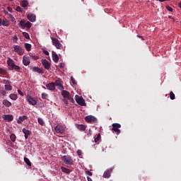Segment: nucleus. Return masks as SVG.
<instances>
[{"mask_svg": "<svg viewBox=\"0 0 181 181\" xmlns=\"http://www.w3.org/2000/svg\"><path fill=\"white\" fill-rule=\"evenodd\" d=\"M7 64L8 66V70H16V71H19L21 70V66L15 64V61L11 58L8 59Z\"/></svg>", "mask_w": 181, "mask_h": 181, "instance_id": "nucleus-1", "label": "nucleus"}, {"mask_svg": "<svg viewBox=\"0 0 181 181\" xmlns=\"http://www.w3.org/2000/svg\"><path fill=\"white\" fill-rule=\"evenodd\" d=\"M51 40H52L53 46H54L56 49H58L59 50L63 49V45L60 43V41H59V39L52 37H51Z\"/></svg>", "mask_w": 181, "mask_h": 181, "instance_id": "nucleus-2", "label": "nucleus"}, {"mask_svg": "<svg viewBox=\"0 0 181 181\" xmlns=\"http://www.w3.org/2000/svg\"><path fill=\"white\" fill-rule=\"evenodd\" d=\"M62 160L65 165H69V166L73 165V158L70 156H64Z\"/></svg>", "mask_w": 181, "mask_h": 181, "instance_id": "nucleus-3", "label": "nucleus"}, {"mask_svg": "<svg viewBox=\"0 0 181 181\" xmlns=\"http://www.w3.org/2000/svg\"><path fill=\"white\" fill-rule=\"evenodd\" d=\"M112 131H114L117 135H119L121 134V130L119 128H121V124L119 123H113L112 124Z\"/></svg>", "mask_w": 181, "mask_h": 181, "instance_id": "nucleus-4", "label": "nucleus"}, {"mask_svg": "<svg viewBox=\"0 0 181 181\" xmlns=\"http://www.w3.org/2000/svg\"><path fill=\"white\" fill-rule=\"evenodd\" d=\"M13 49L14 52L18 53L20 56H22L25 53V49H23L20 45H14Z\"/></svg>", "mask_w": 181, "mask_h": 181, "instance_id": "nucleus-5", "label": "nucleus"}, {"mask_svg": "<svg viewBox=\"0 0 181 181\" xmlns=\"http://www.w3.org/2000/svg\"><path fill=\"white\" fill-rule=\"evenodd\" d=\"M41 63L44 66V69H45L46 70L50 69V67L52 66V63H50L49 61H47V59H41Z\"/></svg>", "mask_w": 181, "mask_h": 181, "instance_id": "nucleus-6", "label": "nucleus"}, {"mask_svg": "<svg viewBox=\"0 0 181 181\" xmlns=\"http://www.w3.org/2000/svg\"><path fill=\"white\" fill-rule=\"evenodd\" d=\"M75 100L78 105H81L82 107H84V105H86V100L83 99V97H80L78 96V95H76L75 96Z\"/></svg>", "mask_w": 181, "mask_h": 181, "instance_id": "nucleus-7", "label": "nucleus"}, {"mask_svg": "<svg viewBox=\"0 0 181 181\" xmlns=\"http://www.w3.org/2000/svg\"><path fill=\"white\" fill-rule=\"evenodd\" d=\"M85 120L86 122H89L90 124H93L94 122H97L98 119L95 118V117L92 115H88L85 117Z\"/></svg>", "mask_w": 181, "mask_h": 181, "instance_id": "nucleus-8", "label": "nucleus"}, {"mask_svg": "<svg viewBox=\"0 0 181 181\" xmlns=\"http://www.w3.org/2000/svg\"><path fill=\"white\" fill-rule=\"evenodd\" d=\"M26 100L31 105H36L37 104V100L29 95L26 97Z\"/></svg>", "mask_w": 181, "mask_h": 181, "instance_id": "nucleus-9", "label": "nucleus"}, {"mask_svg": "<svg viewBox=\"0 0 181 181\" xmlns=\"http://www.w3.org/2000/svg\"><path fill=\"white\" fill-rule=\"evenodd\" d=\"M31 70L33 73H38L39 74H43L45 73L43 69L40 68L39 66H33Z\"/></svg>", "mask_w": 181, "mask_h": 181, "instance_id": "nucleus-10", "label": "nucleus"}, {"mask_svg": "<svg viewBox=\"0 0 181 181\" xmlns=\"http://www.w3.org/2000/svg\"><path fill=\"white\" fill-rule=\"evenodd\" d=\"M54 131L57 134H64V127L62 125H57L54 128Z\"/></svg>", "mask_w": 181, "mask_h": 181, "instance_id": "nucleus-11", "label": "nucleus"}, {"mask_svg": "<svg viewBox=\"0 0 181 181\" xmlns=\"http://www.w3.org/2000/svg\"><path fill=\"white\" fill-rule=\"evenodd\" d=\"M54 84V87H58L59 90H64V86H63V84H62V81H60V79L56 80Z\"/></svg>", "mask_w": 181, "mask_h": 181, "instance_id": "nucleus-12", "label": "nucleus"}, {"mask_svg": "<svg viewBox=\"0 0 181 181\" xmlns=\"http://www.w3.org/2000/svg\"><path fill=\"white\" fill-rule=\"evenodd\" d=\"M27 18L28 19V21H30V22H36V15H35L34 13H29L27 15Z\"/></svg>", "mask_w": 181, "mask_h": 181, "instance_id": "nucleus-13", "label": "nucleus"}, {"mask_svg": "<svg viewBox=\"0 0 181 181\" xmlns=\"http://www.w3.org/2000/svg\"><path fill=\"white\" fill-rule=\"evenodd\" d=\"M62 95L64 97V98H67L68 100H70V98H71V95H70V92L64 90L63 89L62 90Z\"/></svg>", "mask_w": 181, "mask_h": 181, "instance_id": "nucleus-14", "label": "nucleus"}, {"mask_svg": "<svg viewBox=\"0 0 181 181\" xmlns=\"http://www.w3.org/2000/svg\"><path fill=\"white\" fill-rule=\"evenodd\" d=\"M3 119L5 121H7V122H11V121H13V115H4L3 116Z\"/></svg>", "mask_w": 181, "mask_h": 181, "instance_id": "nucleus-15", "label": "nucleus"}, {"mask_svg": "<svg viewBox=\"0 0 181 181\" xmlns=\"http://www.w3.org/2000/svg\"><path fill=\"white\" fill-rule=\"evenodd\" d=\"M22 131H23V134H24L25 139H28V138H29V136H30L32 134V132L26 129L25 128H23Z\"/></svg>", "mask_w": 181, "mask_h": 181, "instance_id": "nucleus-16", "label": "nucleus"}, {"mask_svg": "<svg viewBox=\"0 0 181 181\" xmlns=\"http://www.w3.org/2000/svg\"><path fill=\"white\" fill-rule=\"evenodd\" d=\"M47 90L50 91H54L56 90V87L54 86V82L49 83L46 85Z\"/></svg>", "mask_w": 181, "mask_h": 181, "instance_id": "nucleus-17", "label": "nucleus"}, {"mask_svg": "<svg viewBox=\"0 0 181 181\" xmlns=\"http://www.w3.org/2000/svg\"><path fill=\"white\" fill-rule=\"evenodd\" d=\"M23 64H24V66H29V64H30V59H29V57H23Z\"/></svg>", "mask_w": 181, "mask_h": 181, "instance_id": "nucleus-18", "label": "nucleus"}, {"mask_svg": "<svg viewBox=\"0 0 181 181\" xmlns=\"http://www.w3.org/2000/svg\"><path fill=\"white\" fill-rule=\"evenodd\" d=\"M111 172H112V168L108 169L105 171L103 174V177H105V179H109V177H111Z\"/></svg>", "mask_w": 181, "mask_h": 181, "instance_id": "nucleus-19", "label": "nucleus"}, {"mask_svg": "<svg viewBox=\"0 0 181 181\" xmlns=\"http://www.w3.org/2000/svg\"><path fill=\"white\" fill-rule=\"evenodd\" d=\"M52 60H53V62H54V63H59V55H57L56 52L52 51Z\"/></svg>", "mask_w": 181, "mask_h": 181, "instance_id": "nucleus-20", "label": "nucleus"}, {"mask_svg": "<svg viewBox=\"0 0 181 181\" xmlns=\"http://www.w3.org/2000/svg\"><path fill=\"white\" fill-rule=\"evenodd\" d=\"M25 119H28V116H20L18 117V119L17 120V124H22V122H23V121H25Z\"/></svg>", "mask_w": 181, "mask_h": 181, "instance_id": "nucleus-21", "label": "nucleus"}, {"mask_svg": "<svg viewBox=\"0 0 181 181\" xmlns=\"http://www.w3.org/2000/svg\"><path fill=\"white\" fill-rule=\"evenodd\" d=\"M3 105H4L5 107H7V108H9V107H11L12 105V103L11 102H9V100L4 99L3 100Z\"/></svg>", "mask_w": 181, "mask_h": 181, "instance_id": "nucleus-22", "label": "nucleus"}, {"mask_svg": "<svg viewBox=\"0 0 181 181\" xmlns=\"http://www.w3.org/2000/svg\"><path fill=\"white\" fill-rule=\"evenodd\" d=\"M9 98H11V100H13V101H16V100H18V95L15 93H11L9 95Z\"/></svg>", "mask_w": 181, "mask_h": 181, "instance_id": "nucleus-23", "label": "nucleus"}, {"mask_svg": "<svg viewBox=\"0 0 181 181\" xmlns=\"http://www.w3.org/2000/svg\"><path fill=\"white\" fill-rule=\"evenodd\" d=\"M61 170L62 172H63L64 173H67V175H69L71 170H70L68 168H66L65 167H62L61 168Z\"/></svg>", "mask_w": 181, "mask_h": 181, "instance_id": "nucleus-24", "label": "nucleus"}, {"mask_svg": "<svg viewBox=\"0 0 181 181\" xmlns=\"http://www.w3.org/2000/svg\"><path fill=\"white\" fill-rule=\"evenodd\" d=\"M4 88L6 91H12V86H11V83H8V85H4Z\"/></svg>", "mask_w": 181, "mask_h": 181, "instance_id": "nucleus-25", "label": "nucleus"}, {"mask_svg": "<svg viewBox=\"0 0 181 181\" xmlns=\"http://www.w3.org/2000/svg\"><path fill=\"white\" fill-rule=\"evenodd\" d=\"M25 49L27 50V52H30V50L32 49V45H30L29 43H25Z\"/></svg>", "mask_w": 181, "mask_h": 181, "instance_id": "nucleus-26", "label": "nucleus"}, {"mask_svg": "<svg viewBox=\"0 0 181 181\" xmlns=\"http://www.w3.org/2000/svg\"><path fill=\"white\" fill-rule=\"evenodd\" d=\"M21 5L23 8H26L28 5H29V3L28 2V1H23L21 2Z\"/></svg>", "mask_w": 181, "mask_h": 181, "instance_id": "nucleus-27", "label": "nucleus"}, {"mask_svg": "<svg viewBox=\"0 0 181 181\" xmlns=\"http://www.w3.org/2000/svg\"><path fill=\"white\" fill-rule=\"evenodd\" d=\"M24 162H25V163H26V165H28V166H32V163H30V160H29V158L25 157Z\"/></svg>", "mask_w": 181, "mask_h": 181, "instance_id": "nucleus-28", "label": "nucleus"}, {"mask_svg": "<svg viewBox=\"0 0 181 181\" xmlns=\"http://www.w3.org/2000/svg\"><path fill=\"white\" fill-rule=\"evenodd\" d=\"M1 25L9 26V22L8 21V20H4L3 21H1Z\"/></svg>", "mask_w": 181, "mask_h": 181, "instance_id": "nucleus-29", "label": "nucleus"}, {"mask_svg": "<svg viewBox=\"0 0 181 181\" xmlns=\"http://www.w3.org/2000/svg\"><path fill=\"white\" fill-rule=\"evenodd\" d=\"M77 127L80 131H86V127L83 124H79Z\"/></svg>", "mask_w": 181, "mask_h": 181, "instance_id": "nucleus-30", "label": "nucleus"}, {"mask_svg": "<svg viewBox=\"0 0 181 181\" xmlns=\"http://www.w3.org/2000/svg\"><path fill=\"white\" fill-rule=\"evenodd\" d=\"M10 139L12 142H15V141H16V135L14 134H11Z\"/></svg>", "mask_w": 181, "mask_h": 181, "instance_id": "nucleus-31", "label": "nucleus"}, {"mask_svg": "<svg viewBox=\"0 0 181 181\" xmlns=\"http://www.w3.org/2000/svg\"><path fill=\"white\" fill-rule=\"evenodd\" d=\"M25 28H28V29H30V28H32V23L27 21L25 24Z\"/></svg>", "mask_w": 181, "mask_h": 181, "instance_id": "nucleus-32", "label": "nucleus"}, {"mask_svg": "<svg viewBox=\"0 0 181 181\" xmlns=\"http://www.w3.org/2000/svg\"><path fill=\"white\" fill-rule=\"evenodd\" d=\"M30 57H32L33 60H38L39 56L33 55V54H29Z\"/></svg>", "mask_w": 181, "mask_h": 181, "instance_id": "nucleus-33", "label": "nucleus"}, {"mask_svg": "<svg viewBox=\"0 0 181 181\" xmlns=\"http://www.w3.org/2000/svg\"><path fill=\"white\" fill-rule=\"evenodd\" d=\"M37 121H38V124H40V125H41L42 127L45 125V121H43V119L40 117L37 119Z\"/></svg>", "mask_w": 181, "mask_h": 181, "instance_id": "nucleus-34", "label": "nucleus"}, {"mask_svg": "<svg viewBox=\"0 0 181 181\" xmlns=\"http://www.w3.org/2000/svg\"><path fill=\"white\" fill-rule=\"evenodd\" d=\"M100 139H101V134H98L97 136L95 137V144H97V142H98V141H100Z\"/></svg>", "mask_w": 181, "mask_h": 181, "instance_id": "nucleus-35", "label": "nucleus"}, {"mask_svg": "<svg viewBox=\"0 0 181 181\" xmlns=\"http://www.w3.org/2000/svg\"><path fill=\"white\" fill-rule=\"evenodd\" d=\"M26 23H25V21H21L19 23V25L21 26V28H22V29H25V25Z\"/></svg>", "mask_w": 181, "mask_h": 181, "instance_id": "nucleus-36", "label": "nucleus"}, {"mask_svg": "<svg viewBox=\"0 0 181 181\" xmlns=\"http://www.w3.org/2000/svg\"><path fill=\"white\" fill-rule=\"evenodd\" d=\"M2 83H3V84H5V86H8V84H11L12 82H11V81H9V80L4 79L2 81Z\"/></svg>", "mask_w": 181, "mask_h": 181, "instance_id": "nucleus-37", "label": "nucleus"}, {"mask_svg": "<svg viewBox=\"0 0 181 181\" xmlns=\"http://www.w3.org/2000/svg\"><path fill=\"white\" fill-rule=\"evenodd\" d=\"M0 94H1L3 97H6V94H8V92H6V90H0Z\"/></svg>", "mask_w": 181, "mask_h": 181, "instance_id": "nucleus-38", "label": "nucleus"}, {"mask_svg": "<svg viewBox=\"0 0 181 181\" xmlns=\"http://www.w3.org/2000/svg\"><path fill=\"white\" fill-rule=\"evenodd\" d=\"M23 36H24V37H25V39H30L29 33H28L26 32L23 33Z\"/></svg>", "mask_w": 181, "mask_h": 181, "instance_id": "nucleus-39", "label": "nucleus"}, {"mask_svg": "<svg viewBox=\"0 0 181 181\" xmlns=\"http://www.w3.org/2000/svg\"><path fill=\"white\" fill-rule=\"evenodd\" d=\"M170 100H175V93H173V91H171L170 93Z\"/></svg>", "mask_w": 181, "mask_h": 181, "instance_id": "nucleus-40", "label": "nucleus"}, {"mask_svg": "<svg viewBox=\"0 0 181 181\" xmlns=\"http://www.w3.org/2000/svg\"><path fill=\"white\" fill-rule=\"evenodd\" d=\"M48 95H47V93H42V100H46V98H47Z\"/></svg>", "mask_w": 181, "mask_h": 181, "instance_id": "nucleus-41", "label": "nucleus"}, {"mask_svg": "<svg viewBox=\"0 0 181 181\" xmlns=\"http://www.w3.org/2000/svg\"><path fill=\"white\" fill-rule=\"evenodd\" d=\"M71 81L72 82V83H73L74 86H76L77 81H76V79H74V78L73 76H71Z\"/></svg>", "mask_w": 181, "mask_h": 181, "instance_id": "nucleus-42", "label": "nucleus"}, {"mask_svg": "<svg viewBox=\"0 0 181 181\" xmlns=\"http://www.w3.org/2000/svg\"><path fill=\"white\" fill-rule=\"evenodd\" d=\"M0 74H6V70L4 69L3 68H0Z\"/></svg>", "mask_w": 181, "mask_h": 181, "instance_id": "nucleus-43", "label": "nucleus"}, {"mask_svg": "<svg viewBox=\"0 0 181 181\" xmlns=\"http://www.w3.org/2000/svg\"><path fill=\"white\" fill-rule=\"evenodd\" d=\"M165 8L167 11H169V12H173V8H172V7H170V6H166Z\"/></svg>", "mask_w": 181, "mask_h": 181, "instance_id": "nucleus-44", "label": "nucleus"}, {"mask_svg": "<svg viewBox=\"0 0 181 181\" xmlns=\"http://www.w3.org/2000/svg\"><path fill=\"white\" fill-rule=\"evenodd\" d=\"M13 40L14 43H18V36L14 35V37H13Z\"/></svg>", "mask_w": 181, "mask_h": 181, "instance_id": "nucleus-45", "label": "nucleus"}, {"mask_svg": "<svg viewBox=\"0 0 181 181\" xmlns=\"http://www.w3.org/2000/svg\"><path fill=\"white\" fill-rule=\"evenodd\" d=\"M77 154L78 156H83V151L81 150H78Z\"/></svg>", "mask_w": 181, "mask_h": 181, "instance_id": "nucleus-46", "label": "nucleus"}, {"mask_svg": "<svg viewBox=\"0 0 181 181\" xmlns=\"http://www.w3.org/2000/svg\"><path fill=\"white\" fill-rule=\"evenodd\" d=\"M16 11H17V12H22L23 9L21 6H17Z\"/></svg>", "mask_w": 181, "mask_h": 181, "instance_id": "nucleus-47", "label": "nucleus"}, {"mask_svg": "<svg viewBox=\"0 0 181 181\" xmlns=\"http://www.w3.org/2000/svg\"><path fill=\"white\" fill-rule=\"evenodd\" d=\"M86 173L88 176H93V173H91V171L87 170L86 171Z\"/></svg>", "mask_w": 181, "mask_h": 181, "instance_id": "nucleus-48", "label": "nucleus"}, {"mask_svg": "<svg viewBox=\"0 0 181 181\" xmlns=\"http://www.w3.org/2000/svg\"><path fill=\"white\" fill-rule=\"evenodd\" d=\"M17 91H18V94H20V95L23 97L24 94H23V92H22V90H21L20 89H18Z\"/></svg>", "mask_w": 181, "mask_h": 181, "instance_id": "nucleus-49", "label": "nucleus"}, {"mask_svg": "<svg viewBox=\"0 0 181 181\" xmlns=\"http://www.w3.org/2000/svg\"><path fill=\"white\" fill-rule=\"evenodd\" d=\"M43 53L45 54V56H49V52L47 50H44Z\"/></svg>", "mask_w": 181, "mask_h": 181, "instance_id": "nucleus-50", "label": "nucleus"}, {"mask_svg": "<svg viewBox=\"0 0 181 181\" xmlns=\"http://www.w3.org/2000/svg\"><path fill=\"white\" fill-rule=\"evenodd\" d=\"M59 67H61V69H63L64 67V63H60Z\"/></svg>", "mask_w": 181, "mask_h": 181, "instance_id": "nucleus-51", "label": "nucleus"}, {"mask_svg": "<svg viewBox=\"0 0 181 181\" xmlns=\"http://www.w3.org/2000/svg\"><path fill=\"white\" fill-rule=\"evenodd\" d=\"M11 21H12V22H16V21H15V17H13V16H11Z\"/></svg>", "mask_w": 181, "mask_h": 181, "instance_id": "nucleus-52", "label": "nucleus"}, {"mask_svg": "<svg viewBox=\"0 0 181 181\" xmlns=\"http://www.w3.org/2000/svg\"><path fill=\"white\" fill-rule=\"evenodd\" d=\"M69 100H70L71 103H74V99H73V98H71H71Z\"/></svg>", "mask_w": 181, "mask_h": 181, "instance_id": "nucleus-53", "label": "nucleus"}, {"mask_svg": "<svg viewBox=\"0 0 181 181\" xmlns=\"http://www.w3.org/2000/svg\"><path fill=\"white\" fill-rule=\"evenodd\" d=\"M8 12H12V8L8 7Z\"/></svg>", "mask_w": 181, "mask_h": 181, "instance_id": "nucleus-54", "label": "nucleus"}, {"mask_svg": "<svg viewBox=\"0 0 181 181\" xmlns=\"http://www.w3.org/2000/svg\"><path fill=\"white\" fill-rule=\"evenodd\" d=\"M156 1H159L160 2H165V1H169V0H156Z\"/></svg>", "mask_w": 181, "mask_h": 181, "instance_id": "nucleus-55", "label": "nucleus"}, {"mask_svg": "<svg viewBox=\"0 0 181 181\" xmlns=\"http://www.w3.org/2000/svg\"><path fill=\"white\" fill-rule=\"evenodd\" d=\"M87 179H88V181H93V180L90 177H88Z\"/></svg>", "mask_w": 181, "mask_h": 181, "instance_id": "nucleus-56", "label": "nucleus"}, {"mask_svg": "<svg viewBox=\"0 0 181 181\" xmlns=\"http://www.w3.org/2000/svg\"><path fill=\"white\" fill-rule=\"evenodd\" d=\"M0 26H2V19L0 18Z\"/></svg>", "mask_w": 181, "mask_h": 181, "instance_id": "nucleus-57", "label": "nucleus"}, {"mask_svg": "<svg viewBox=\"0 0 181 181\" xmlns=\"http://www.w3.org/2000/svg\"><path fill=\"white\" fill-rule=\"evenodd\" d=\"M137 37H141L144 40V37L137 35Z\"/></svg>", "mask_w": 181, "mask_h": 181, "instance_id": "nucleus-58", "label": "nucleus"}, {"mask_svg": "<svg viewBox=\"0 0 181 181\" xmlns=\"http://www.w3.org/2000/svg\"><path fill=\"white\" fill-rule=\"evenodd\" d=\"M170 19H174L173 17H172V16H169Z\"/></svg>", "mask_w": 181, "mask_h": 181, "instance_id": "nucleus-59", "label": "nucleus"}, {"mask_svg": "<svg viewBox=\"0 0 181 181\" xmlns=\"http://www.w3.org/2000/svg\"><path fill=\"white\" fill-rule=\"evenodd\" d=\"M179 6L181 8V2L179 4Z\"/></svg>", "mask_w": 181, "mask_h": 181, "instance_id": "nucleus-60", "label": "nucleus"}, {"mask_svg": "<svg viewBox=\"0 0 181 181\" xmlns=\"http://www.w3.org/2000/svg\"><path fill=\"white\" fill-rule=\"evenodd\" d=\"M11 2H12V1H13V0H10Z\"/></svg>", "mask_w": 181, "mask_h": 181, "instance_id": "nucleus-61", "label": "nucleus"}, {"mask_svg": "<svg viewBox=\"0 0 181 181\" xmlns=\"http://www.w3.org/2000/svg\"><path fill=\"white\" fill-rule=\"evenodd\" d=\"M43 88H46L44 86Z\"/></svg>", "mask_w": 181, "mask_h": 181, "instance_id": "nucleus-62", "label": "nucleus"}, {"mask_svg": "<svg viewBox=\"0 0 181 181\" xmlns=\"http://www.w3.org/2000/svg\"><path fill=\"white\" fill-rule=\"evenodd\" d=\"M65 101H66V103H67V100H65Z\"/></svg>", "mask_w": 181, "mask_h": 181, "instance_id": "nucleus-63", "label": "nucleus"}, {"mask_svg": "<svg viewBox=\"0 0 181 181\" xmlns=\"http://www.w3.org/2000/svg\"><path fill=\"white\" fill-rule=\"evenodd\" d=\"M0 118H1V116H0Z\"/></svg>", "mask_w": 181, "mask_h": 181, "instance_id": "nucleus-64", "label": "nucleus"}]
</instances>
